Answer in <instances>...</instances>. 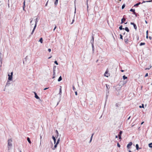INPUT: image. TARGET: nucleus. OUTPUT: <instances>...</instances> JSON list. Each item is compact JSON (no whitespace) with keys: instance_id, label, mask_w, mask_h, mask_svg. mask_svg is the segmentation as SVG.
<instances>
[{"instance_id":"7ed1b4c3","label":"nucleus","mask_w":152,"mask_h":152,"mask_svg":"<svg viewBox=\"0 0 152 152\" xmlns=\"http://www.w3.org/2000/svg\"><path fill=\"white\" fill-rule=\"evenodd\" d=\"M12 75H13V72H11L10 75V74H8V80H10V81L12 80Z\"/></svg>"},{"instance_id":"f8f14e48","label":"nucleus","mask_w":152,"mask_h":152,"mask_svg":"<svg viewBox=\"0 0 152 152\" xmlns=\"http://www.w3.org/2000/svg\"><path fill=\"white\" fill-rule=\"evenodd\" d=\"M126 20V19L124 18H122V19H121V23H123L124 22V21H125Z\"/></svg>"},{"instance_id":"a211bd4d","label":"nucleus","mask_w":152,"mask_h":152,"mask_svg":"<svg viewBox=\"0 0 152 152\" xmlns=\"http://www.w3.org/2000/svg\"><path fill=\"white\" fill-rule=\"evenodd\" d=\"M125 30L127 32H129V30L128 27H126L125 28Z\"/></svg>"},{"instance_id":"aec40b11","label":"nucleus","mask_w":152,"mask_h":152,"mask_svg":"<svg viewBox=\"0 0 152 152\" xmlns=\"http://www.w3.org/2000/svg\"><path fill=\"white\" fill-rule=\"evenodd\" d=\"M27 140H28V142H29V143L31 144V141L30 140L29 138H28V137L27 139Z\"/></svg>"},{"instance_id":"0eeeda50","label":"nucleus","mask_w":152,"mask_h":152,"mask_svg":"<svg viewBox=\"0 0 152 152\" xmlns=\"http://www.w3.org/2000/svg\"><path fill=\"white\" fill-rule=\"evenodd\" d=\"M57 145L58 144H56H56L54 146V147L52 149L53 150H55L57 147Z\"/></svg>"},{"instance_id":"e2e57ef3","label":"nucleus","mask_w":152,"mask_h":152,"mask_svg":"<svg viewBox=\"0 0 152 152\" xmlns=\"http://www.w3.org/2000/svg\"><path fill=\"white\" fill-rule=\"evenodd\" d=\"M146 2V1H143V2L142 3H145V2Z\"/></svg>"},{"instance_id":"13d9d810","label":"nucleus","mask_w":152,"mask_h":152,"mask_svg":"<svg viewBox=\"0 0 152 152\" xmlns=\"http://www.w3.org/2000/svg\"><path fill=\"white\" fill-rule=\"evenodd\" d=\"M144 123V122L143 121V122H142L141 123V124L142 125L143 124V123Z\"/></svg>"},{"instance_id":"393cba45","label":"nucleus","mask_w":152,"mask_h":152,"mask_svg":"<svg viewBox=\"0 0 152 152\" xmlns=\"http://www.w3.org/2000/svg\"><path fill=\"white\" fill-rule=\"evenodd\" d=\"M140 2H139V3H137L136 4H135L134 5V6H138L140 4Z\"/></svg>"},{"instance_id":"c756f323","label":"nucleus","mask_w":152,"mask_h":152,"mask_svg":"<svg viewBox=\"0 0 152 152\" xmlns=\"http://www.w3.org/2000/svg\"><path fill=\"white\" fill-rule=\"evenodd\" d=\"M125 7V4H124L122 6V9H123Z\"/></svg>"},{"instance_id":"6ab92c4d","label":"nucleus","mask_w":152,"mask_h":152,"mask_svg":"<svg viewBox=\"0 0 152 152\" xmlns=\"http://www.w3.org/2000/svg\"><path fill=\"white\" fill-rule=\"evenodd\" d=\"M123 79L124 80L127 78V77H126L125 75H124L123 76Z\"/></svg>"},{"instance_id":"4468645a","label":"nucleus","mask_w":152,"mask_h":152,"mask_svg":"<svg viewBox=\"0 0 152 152\" xmlns=\"http://www.w3.org/2000/svg\"><path fill=\"white\" fill-rule=\"evenodd\" d=\"M133 25L134 28L135 29V30H136L137 29V27L136 25L135 24H134Z\"/></svg>"},{"instance_id":"423d86ee","label":"nucleus","mask_w":152,"mask_h":152,"mask_svg":"<svg viewBox=\"0 0 152 152\" xmlns=\"http://www.w3.org/2000/svg\"><path fill=\"white\" fill-rule=\"evenodd\" d=\"M34 94H35V97L37 99H39V97L37 96V94L35 92H34Z\"/></svg>"},{"instance_id":"2f4dec72","label":"nucleus","mask_w":152,"mask_h":152,"mask_svg":"<svg viewBox=\"0 0 152 152\" xmlns=\"http://www.w3.org/2000/svg\"><path fill=\"white\" fill-rule=\"evenodd\" d=\"M54 63L56 65H58V62H57V61H54Z\"/></svg>"},{"instance_id":"9d476101","label":"nucleus","mask_w":152,"mask_h":152,"mask_svg":"<svg viewBox=\"0 0 152 152\" xmlns=\"http://www.w3.org/2000/svg\"><path fill=\"white\" fill-rule=\"evenodd\" d=\"M52 138L53 140L54 143L55 144L56 142V139L54 136H52Z\"/></svg>"},{"instance_id":"49530a36","label":"nucleus","mask_w":152,"mask_h":152,"mask_svg":"<svg viewBox=\"0 0 152 152\" xmlns=\"http://www.w3.org/2000/svg\"><path fill=\"white\" fill-rule=\"evenodd\" d=\"M88 0H87V8H88V2H87L88 1Z\"/></svg>"},{"instance_id":"3c124183","label":"nucleus","mask_w":152,"mask_h":152,"mask_svg":"<svg viewBox=\"0 0 152 152\" xmlns=\"http://www.w3.org/2000/svg\"><path fill=\"white\" fill-rule=\"evenodd\" d=\"M122 133V132L121 131H120V133H119L120 135Z\"/></svg>"},{"instance_id":"f257e3e1","label":"nucleus","mask_w":152,"mask_h":152,"mask_svg":"<svg viewBox=\"0 0 152 152\" xmlns=\"http://www.w3.org/2000/svg\"><path fill=\"white\" fill-rule=\"evenodd\" d=\"M12 140L11 139H9L8 140V148L9 152H14L13 151L11 152L12 147Z\"/></svg>"},{"instance_id":"20e7f679","label":"nucleus","mask_w":152,"mask_h":152,"mask_svg":"<svg viewBox=\"0 0 152 152\" xmlns=\"http://www.w3.org/2000/svg\"><path fill=\"white\" fill-rule=\"evenodd\" d=\"M132 142H130L127 145V148L129 149L130 148L131 146L132 145Z\"/></svg>"},{"instance_id":"72a5a7b5","label":"nucleus","mask_w":152,"mask_h":152,"mask_svg":"<svg viewBox=\"0 0 152 152\" xmlns=\"http://www.w3.org/2000/svg\"><path fill=\"white\" fill-rule=\"evenodd\" d=\"M25 1H24L23 2V7H25Z\"/></svg>"},{"instance_id":"774afa93","label":"nucleus","mask_w":152,"mask_h":152,"mask_svg":"<svg viewBox=\"0 0 152 152\" xmlns=\"http://www.w3.org/2000/svg\"><path fill=\"white\" fill-rule=\"evenodd\" d=\"M129 152H132L130 150H129Z\"/></svg>"},{"instance_id":"79ce46f5","label":"nucleus","mask_w":152,"mask_h":152,"mask_svg":"<svg viewBox=\"0 0 152 152\" xmlns=\"http://www.w3.org/2000/svg\"><path fill=\"white\" fill-rule=\"evenodd\" d=\"M148 76V73H147L145 74V77H146Z\"/></svg>"},{"instance_id":"ddd939ff","label":"nucleus","mask_w":152,"mask_h":152,"mask_svg":"<svg viewBox=\"0 0 152 152\" xmlns=\"http://www.w3.org/2000/svg\"><path fill=\"white\" fill-rule=\"evenodd\" d=\"M62 80V77L61 76H60L58 79V82Z\"/></svg>"},{"instance_id":"ea45409f","label":"nucleus","mask_w":152,"mask_h":152,"mask_svg":"<svg viewBox=\"0 0 152 152\" xmlns=\"http://www.w3.org/2000/svg\"><path fill=\"white\" fill-rule=\"evenodd\" d=\"M48 51L49 52H51V49H50V48L48 49Z\"/></svg>"},{"instance_id":"a19ab883","label":"nucleus","mask_w":152,"mask_h":152,"mask_svg":"<svg viewBox=\"0 0 152 152\" xmlns=\"http://www.w3.org/2000/svg\"><path fill=\"white\" fill-rule=\"evenodd\" d=\"M74 21H75V20H74V19H73V20H72V23H71V24H72L73 23V22H74Z\"/></svg>"},{"instance_id":"6e6d98bb","label":"nucleus","mask_w":152,"mask_h":152,"mask_svg":"<svg viewBox=\"0 0 152 152\" xmlns=\"http://www.w3.org/2000/svg\"><path fill=\"white\" fill-rule=\"evenodd\" d=\"M25 7H23V10H25Z\"/></svg>"},{"instance_id":"f704fd0d","label":"nucleus","mask_w":152,"mask_h":152,"mask_svg":"<svg viewBox=\"0 0 152 152\" xmlns=\"http://www.w3.org/2000/svg\"><path fill=\"white\" fill-rule=\"evenodd\" d=\"M117 146L118 147H120V145L118 143H117Z\"/></svg>"},{"instance_id":"39448f33","label":"nucleus","mask_w":152,"mask_h":152,"mask_svg":"<svg viewBox=\"0 0 152 152\" xmlns=\"http://www.w3.org/2000/svg\"><path fill=\"white\" fill-rule=\"evenodd\" d=\"M104 76L107 77H108L110 75V74L107 71H106L104 74Z\"/></svg>"},{"instance_id":"603ef678","label":"nucleus","mask_w":152,"mask_h":152,"mask_svg":"<svg viewBox=\"0 0 152 152\" xmlns=\"http://www.w3.org/2000/svg\"><path fill=\"white\" fill-rule=\"evenodd\" d=\"M48 88H45L44 89V90H46V89H48Z\"/></svg>"},{"instance_id":"338daca9","label":"nucleus","mask_w":152,"mask_h":152,"mask_svg":"<svg viewBox=\"0 0 152 152\" xmlns=\"http://www.w3.org/2000/svg\"><path fill=\"white\" fill-rule=\"evenodd\" d=\"M149 39H151V37H149Z\"/></svg>"},{"instance_id":"bf43d9fd","label":"nucleus","mask_w":152,"mask_h":152,"mask_svg":"<svg viewBox=\"0 0 152 152\" xmlns=\"http://www.w3.org/2000/svg\"><path fill=\"white\" fill-rule=\"evenodd\" d=\"M106 87H107V90H108V87H107V85H106Z\"/></svg>"},{"instance_id":"bb28decb","label":"nucleus","mask_w":152,"mask_h":152,"mask_svg":"<svg viewBox=\"0 0 152 152\" xmlns=\"http://www.w3.org/2000/svg\"><path fill=\"white\" fill-rule=\"evenodd\" d=\"M119 28L120 29V30H121L122 29H124V28H122V26H121Z\"/></svg>"},{"instance_id":"412c9836","label":"nucleus","mask_w":152,"mask_h":152,"mask_svg":"<svg viewBox=\"0 0 152 152\" xmlns=\"http://www.w3.org/2000/svg\"><path fill=\"white\" fill-rule=\"evenodd\" d=\"M30 24L31 27L33 25V24L32 23V20H31L30 22Z\"/></svg>"},{"instance_id":"b1692460","label":"nucleus","mask_w":152,"mask_h":152,"mask_svg":"<svg viewBox=\"0 0 152 152\" xmlns=\"http://www.w3.org/2000/svg\"><path fill=\"white\" fill-rule=\"evenodd\" d=\"M145 43L144 42H143V43L141 42L140 44V46L144 45H145Z\"/></svg>"},{"instance_id":"052dcab7","label":"nucleus","mask_w":152,"mask_h":152,"mask_svg":"<svg viewBox=\"0 0 152 152\" xmlns=\"http://www.w3.org/2000/svg\"><path fill=\"white\" fill-rule=\"evenodd\" d=\"M119 138L120 139H121V136L120 135L119 136Z\"/></svg>"},{"instance_id":"6e6552de","label":"nucleus","mask_w":152,"mask_h":152,"mask_svg":"<svg viewBox=\"0 0 152 152\" xmlns=\"http://www.w3.org/2000/svg\"><path fill=\"white\" fill-rule=\"evenodd\" d=\"M109 89L107 90V93H106V97H107V96L109 94Z\"/></svg>"},{"instance_id":"a878e982","label":"nucleus","mask_w":152,"mask_h":152,"mask_svg":"<svg viewBox=\"0 0 152 152\" xmlns=\"http://www.w3.org/2000/svg\"><path fill=\"white\" fill-rule=\"evenodd\" d=\"M94 135V134H92V135H91V139H90V142H91L92 140V137H93V135Z\"/></svg>"},{"instance_id":"8fccbe9b","label":"nucleus","mask_w":152,"mask_h":152,"mask_svg":"<svg viewBox=\"0 0 152 152\" xmlns=\"http://www.w3.org/2000/svg\"><path fill=\"white\" fill-rule=\"evenodd\" d=\"M146 35H148V30L146 32Z\"/></svg>"},{"instance_id":"f3484780","label":"nucleus","mask_w":152,"mask_h":152,"mask_svg":"<svg viewBox=\"0 0 152 152\" xmlns=\"http://www.w3.org/2000/svg\"><path fill=\"white\" fill-rule=\"evenodd\" d=\"M58 0H56L55 1V3H54L55 5H56L58 3Z\"/></svg>"},{"instance_id":"37998d69","label":"nucleus","mask_w":152,"mask_h":152,"mask_svg":"<svg viewBox=\"0 0 152 152\" xmlns=\"http://www.w3.org/2000/svg\"><path fill=\"white\" fill-rule=\"evenodd\" d=\"M76 8H75V12H74V14H75L74 16H75V14L76 13Z\"/></svg>"},{"instance_id":"cd10ccee","label":"nucleus","mask_w":152,"mask_h":152,"mask_svg":"<svg viewBox=\"0 0 152 152\" xmlns=\"http://www.w3.org/2000/svg\"><path fill=\"white\" fill-rule=\"evenodd\" d=\"M139 107L140 108H144V104H142V106H139Z\"/></svg>"},{"instance_id":"c85d7f7f","label":"nucleus","mask_w":152,"mask_h":152,"mask_svg":"<svg viewBox=\"0 0 152 152\" xmlns=\"http://www.w3.org/2000/svg\"><path fill=\"white\" fill-rule=\"evenodd\" d=\"M134 11H135V10H134V9H131L130 10V11L133 12L134 13H135Z\"/></svg>"},{"instance_id":"4c0bfd02","label":"nucleus","mask_w":152,"mask_h":152,"mask_svg":"<svg viewBox=\"0 0 152 152\" xmlns=\"http://www.w3.org/2000/svg\"><path fill=\"white\" fill-rule=\"evenodd\" d=\"M120 39H123V38H122V36L121 35V34H120Z\"/></svg>"},{"instance_id":"69168bd1","label":"nucleus","mask_w":152,"mask_h":152,"mask_svg":"<svg viewBox=\"0 0 152 152\" xmlns=\"http://www.w3.org/2000/svg\"><path fill=\"white\" fill-rule=\"evenodd\" d=\"M145 23H146V24H147V21L146 20H145Z\"/></svg>"},{"instance_id":"5701e85b","label":"nucleus","mask_w":152,"mask_h":152,"mask_svg":"<svg viewBox=\"0 0 152 152\" xmlns=\"http://www.w3.org/2000/svg\"><path fill=\"white\" fill-rule=\"evenodd\" d=\"M136 149L137 150H138L139 149V146H138V144H137L136 145Z\"/></svg>"},{"instance_id":"e433bc0d","label":"nucleus","mask_w":152,"mask_h":152,"mask_svg":"<svg viewBox=\"0 0 152 152\" xmlns=\"http://www.w3.org/2000/svg\"><path fill=\"white\" fill-rule=\"evenodd\" d=\"M56 67V66H54V67H53V72H55V71H56V70H55V69H54V67Z\"/></svg>"},{"instance_id":"0e129e2a","label":"nucleus","mask_w":152,"mask_h":152,"mask_svg":"<svg viewBox=\"0 0 152 152\" xmlns=\"http://www.w3.org/2000/svg\"><path fill=\"white\" fill-rule=\"evenodd\" d=\"M51 58V56H50V57H49L48 58V59H50V58Z\"/></svg>"},{"instance_id":"4d7b16f0","label":"nucleus","mask_w":152,"mask_h":152,"mask_svg":"<svg viewBox=\"0 0 152 152\" xmlns=\"http://www.w3.org/2000/svg\"><path fill=\"white\" fill-rule=\"evenodd\" d=\"M151 1H146V2H151Z\"/></svg>"},{"instance_id":"c03bdc74","label":"nucleus","mask_w":152,"mask_h":152,"mask_svg":"<svg viewBox=\"0 0 152 152\" xmlns=\"http://www.w3.org/2000/svg\"><path fill=\"white\" fill-rule=\"evenodd\" d=\"M134 23H133L131 22L130 23V24L132 25H134Z\"/></svg>"},{"instance_id":"de8ad7c7","label":"nucleus","mask_w":152,"mask_h":152,"mask_svg":"<svg viewBox=\"0 0 152 152\" xmlns=\"http://www.w3.org/2000/svg\"><path fill=\"white\" fill-rule=\"evenodd\" d=\"M73 89L74 90H75V87H74V86H73Z\"/></svg>"},{"instance_id":"58836bf2","label":"nucleus","mask_w":152,"mask_h":152,"mask_svg":"<svg viewBox=\"0 0 152 152\" xmlns=\"http://www.w3.org/2000/svg\"><path fill=\"white\" fill-rule=\"evenodd\" d=\"M56 133L57 134V135L58 136V132L57 130H56Z\"/></svg>"},{"instance_id":"4be33fe9","label":"nucleus","mask_w":152,"mask_h":152,"mask_svg":"<svg viewBox=\"0 0 152 152\" xmlns=\"http://www.w3.org/2000/svg\"><path fill=\"white\" fill-rule=\"evenodd\" d=\"M60 141V138H58V139L57 142L56 143V144H58L59 143V142Z\"/></svg>"},{"instance_id":"c9c22d12","label":"nucleus","mask_w":152,"mask_h":152,"mask_svg":"<svg viewBox=\"0 0 152 152\" xmlns=\"http://www.w3.org/2000/svg\"><path fill=\"white\" fill-rule=\"evenodd\" d=\"M117 87H118V86H119V88H119V89H120V88H121V86L120 85H117Z\"/></svg>"},{"instance_id":"473e14b6","label":"nucleus","mask_w":152,"mask_h":152,"mask_svg":"<svg viewBox=\"0 0 152 152\" xmlns=\"http://www.w3.org/2000/svg\"><path fill=\"white\" fill-rule=\"evenodd\" d=\"M56 75V74H53V77L52 78L53 79L54 78H55V77Z\"/></svg>"},{"instance_id":"1a4fd4ad","label":"nucleus","mask_w":152,"mask_h":152,"mask_svg":"<svg viewBox=\"0 0 152 152\" xmlns=\"http://www.w3.org/2000/svg\"><path fill=\"white\" fill-rule=\"evenodd\" d=\"M61 86H60V91L59 93V94H60V96H61Z\"/></svg>"},{"instance_id":"5fc2aeb1","label":"nucleus","mask_w":152,"mask_h":152,"mask_svg":"<svg viewBox=\"0 0 152 152\" xmlns=\"http://www.w3.org/2000/svg\"><path fill=\"white\" fill-rule=\"evenodd\" d=\"M48 1L46 3V4H45V6H47V4H48Z\"/></svg>"},{"instance_id":"864d4df0","label":"nucleus","mask_w":152,"mask_h":152,"mask_svg":"<svg viewBox=\"0 0 152 152\" xmlns=\"http://www.w3.org/2000/svg\"><path fill=\"white\" fill-rule=\"evenodd\" d=\"M146 38L147 39H148V35H146Z\"/></svg>"},{"instance_id":"680f3d73","label":"nucleus","mask_w":152,"mask_h":152,"mask_svg":"<svg viewBox=\"0 0 152 152\" xmlns=\"http://www.w3.org/2000/svg\"><path fill=\"white\" fill-rule=\"evenodd\" d=\"M121 71L122 72H124V70H121Z\"/></svg>"},{"instance_id":"a18cd8bd","label":"nucleus","mask_w":152,"mask_h":152,"mask_svg":"<svg viewBox=\"0 0 152 152\" xmlns=\"http://www.w3.org/2000/svg\"><path fill=\"white\" fill-rule=\"evenodd\" d=\"M75 94L76 95H77V91H75Z\"/></svg>"},{"instance_id":"f03ea898","label":"nucleus","mask_w":152,"mask_h":152,"mask_svg":"<svg viewBox=\"0 0 152 152\" xmlns=\"http://www.w3.org/2000/svg\"><path fill=\"white\" fill-rule=\"evenodd\" d=\"M37 18H36V19H35V25L34 26V28L32 31V32L31 33V35H32L33 34V33H34V31L36 27V26H37V22H38V20H37Z\"/></svg>"},{"instance_id":"2eb2a0df","label":"nucleus","mask_w":152,"mask_h":152,"mask_svg":"<svg viewBox=\"0 0 152 152\" xmlns=\"http://www.w3.org/2000/svg\"><path fill=\"white\" fill-rule=\"evenodd\" d=\"M152 143H149V144H148V146L150 148H152Z\"/></svg>"},{"instance_id":"7c9ffc66","label":"nucleus","mask_w":152,"mask_h":152,"mask_svg":"<svg viewBox=\"0 0 152 152\" xmlns=\"http://www.w3.org/2000/svg\"><path fill=\"white\" fill-rule=\"evenodd\" d=\"M124 41L126 42H127L128 41V39H125Z\"/></svg>"},{"instance_id":"09e8293b","label":"nucleus","mask_w":152,"mask_h":152,"mask_svg":"<svg viewBox=\"0 0 152 152\" xmlns=\"http://www.w3.org/2000/svg\"><path fill=\"white\" fill-rule=\"evenodd\" d=\"M56 28V26L54 28V29H53V31H55V29Z\"/></svg>"},{"instance_id":"dca6fc26","label":"nucleus","mask_w":152,"mask_h":152,"mask_svg":"<svg viewBox=\"0 0 152 152\" xmlns=\"http://www.w3.org/2000/svg\"><path fill=\"white\" fill-rule=\"evenodd\" d=\"M42 135H41V134H40V145H41V140H42Z\"/></svg>"},{"instance_id":"9b49d317","label":"nucleus","mask_w":152,"mask_h":152,"mask_svg":"<svg viewBox=\"0 0 152 152\" xmlns=\"http://www.w3.org/2000/svg\"><path fill=\"white\" fill-rule=\"evenodd\" d=\"M39 42H40L41 43H42L43 42V39L42 38H41L40 39Z\"/></svg>"}]
</instances>
